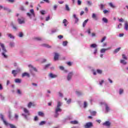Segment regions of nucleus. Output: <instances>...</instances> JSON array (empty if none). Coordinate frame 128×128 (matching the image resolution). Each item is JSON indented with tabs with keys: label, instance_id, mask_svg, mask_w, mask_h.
I'll return each instance as SVG.
<instances>
[{
	"label": "nucleus",
	"instance_id": "obj_1",
	"mask_svg": "<svg viewBox=\"0 0 128 128\" xmlns=\"http://www.w3.org/2000/svg\"><path fill=\"white\" fill-rule=\"evenodd\" d=\"M62 106V103L60 102H58L57 103L56 106L55 108V114L54 115V118H58V116H60V113L58 112H62V110L60 108V106Z\"/></svg>",
	"mask_w": 128,
	"mask_h": 128
},
{
	"label": "nucleus",
	"instance_id": "obj_2",
	"mask_svg": "<svg viewBox=\"0 0 128 128\" xmlns=\"http://www.w3.org/2000/svg\"><path fill=\"white\" fill-rule=\"evenodd\" d=\"M26 16L30 20H32V18H33V20L34 22H36L37 19L36 17V13H34V9H30V12L26 13Z\"/></svg>",
	"mask_w": 128,
	"mask_h": 128
},
{
	"label": "nucleus",
	"instance_id": "obj_3",
	"mask_svg": "<svg viewBox=\"0 0 128 128\" xmlns=\"http://www.w3.org/2000/svg\"><path fill=\"white\" fill-rule=\"evenodd\" d=\"M0 118L2 120L5 126H10V128H16V126L6 122V120H4V116L2 114H0Z\"/></svg>",
	"mask_w": 128,
	"mask_h": 128
},
{
	"label": "nucleus",
	"instance_id": "obj_4",
	"mask_svg": "<svg viewBox=\"0 0 128 128\" xmlns=\"http://www.w3.org/2000/svg\"><path fill=\"white\" fill-rule=\"evenodd\" d=\"M0 46L2 48V50H3V52L2 54V56H4V58H8V55L6 54V52H8V50L6 48L4 44L2 43H0Z\"/></svg>",
	"mask_w": 128,
	"mask_h": 128
},
{
	"label": "nucleus",
	"instance_id": "obj_5",
	"mask_svg": "<svg viewBox=\"0 0 128 128\" xmlns=\"http://www.w3.org/2000/svg\"><path fill=\"white\" fill-rule=\"evenodd\" d=\"M28 67L29 68V72L32 76H34V71L36 72H38L36 69V68L32 64L28 65Z\"/></svg>",
	"mask_w": 128,
	"mask_h": 128
},
{
	"label": "nucleus",
	"instance_id": "obj_6",
	"mask_svg": "<svg viewBox=\"0 0 128 128\" xmlns=\"http://www.w3.org/2000/svg\"><path fill=\"white\" fill-rule=\"evenodd\" d=\"M24 112L25 114H22V116H24V118H25V120H28V116H30V111H28V109H26V108H24Z\"/></svg>",
	"mask_w": 128,
	"mask_h": 128
},
{
	"label": "nucleus",
	"instance_id": "obj_7",
	"mask_svg": "<svg viewBox=\"0 0 128 128\" xmlns=\"http://www.w3.org/2000/svg\"><path fill=\"white\" fill-rule=\"evenodd\" d=\"M112 49V47H108L106 48H102L100 50V58H104V54H106V50H110Z\"/></svg>",
	"mask_w": 128,
	"mask_h": 128
},
{
	"label": "nucleus",
	"instance_id": "obj_8",
	"mask_svg": "<svg viewBox=\"0 0 128 128\" xmlns=\"http://www.w3.org/2000/svg\"><path fill=\"white\" fill-rule=\"evenodd\" d=\"M22 72V69L20 68H18L16 70H12V74H13L14 78H16V76H18V72Z\"/></svg>",
	"mask_w": 128,
	"mask_h": 128
},
{
	"label": "nucleus",
	"instance_id": "obj_9",
	"mask_svg": "<svg viewBox=\"0 0 128 128\" xmlns=\"http://www.w3.org/2000/svg\"><path fill=\"white\" fill-rule=\"evenodd\" d=\"M72 76H74V72H70L66 77V80L68 82H70V80H72Z\"/></svg>",
	"mask_w": 128,
	"mask_h": 128
},
{
	"label": "nucleus",
	"instance_id": "obj_10",
	"mask_svg": "<svg viewBox=\"0 0 128 128\" xmlns=\"http://www.w3.org/2000/svg\"><path fill=\"white\" fill-rule=\"evenodd\" d=\"M93 126H94V124L92 122H88L86 123V124L84 126L85 128H92Z\"/></svg>",
	"mask_w": 128,
	"mask_h": 128
},
{
	"label": "nucleus",
	"instance_id": "obj_11",
	"mask_svg": "<svg viewBox=\"0 0 128 128\" xmlns=\"http://www.w3.org/2000/svg\"><path fill=\"white\" fill-rule=\"evenodd\" d=\"M18 22L20 24H24V18L23 16H21L20 18H18Z\"/></svg>",
	"mask_w": 128,
	"mask_h": 128
},
{
	"label": "nucleus",
	"instance_id": "obj_12",
	"mask_svg": "<svg viewBox=\"0 0 128 128\" xmlns=\"http://www.w3.org/2000/svg\"><path fill=\"white\" fill-rule=\"evenodd\" d=\"M103 104H104L105 106V110H106V112H108L110 110V106H108V104L106 103H103Z\"/></svg>",
	"mask_w": 128,
	"mask_h": 128
},
{
	"label": "nucleus",
	"instance_id": "obj_13",
	"mask_svg": "<svg viewBox=\"0 0 128 128\" xmlns=\"http://www.w3.org/2000/svg\"><path fill=\"white\" fill-rule=\"evenodd\" d=\"M25 76H26V78H30V73L25 72L22 74V78H25Z\"/></svg>",
	"mask_w": 128,
	"mask_h": 128
},
{
	"label": "nucleus",
	"instance_id": "obj_14",
	"mask_svg": "<svg viewBox=\"0 0 128 128\" xmlns=\"http://www.w3.org/2000/svg\"><path fill=\"white\" fill-rule=\"evenodd\" d=\"M103 126H106L107 128H110L112 123H110L109 121H106L104 123H103Z\"/></svg>",
	"mask_w": 128,
	"mask_h": 128
},
{
	"label": "nucleus",
	"instance_id": "obj_15",
	"mask_svg": "<svg viewBox=\"0 0 128 128\" xmlns=\"http://www.w3.org/2000/svg\"><path fill=\"white\" fill-rule=\"evenodd\" d=\"M49 76L51 78H58V75L54 74L52 73H50L49 74Z\"/></svg>",
	"mask_w": 128,
	"mask_h": 128
},
{
	"label": "nucleus",
	"instance_id": "obj_16",
	"mask_svg": "<svg viewBox=\"0 0 128 128\" xmlns=\"http://www.w3.org/2000/svg\"><path fill=\"white\" fill-rule=\"evenodd\" d=\"M41 46L44 48H52V46L46 44H41Z\"/></svg>",
	"mask_w": 128,
	"mask_h": 128
},
{
	"label": "nucleus",
	"instance_id": "obj_17",
	"mask_svg": "<svg viewBox=\"0 0 128 128\" xmlns=\"http://www.w3.org/2000/svg\"><path fill=\"white\" fill-rule=\"evenodd\" d=\"M58 56H60L58 53H55L54 56V60H58Z\"/></svg>",
	"mask_w": 128,
	"mask_h": 128
},
{
	"label": "nucleus",
	"instance_id": "obj_18",
	"mask_svg": "<svg viewBox=\"0 0 128 128\" xmlns=\"http://www.w3.org/2000/svg\"><path fill=\"white\" fill-rule=\"evenodd\" d=\"M92 18H94V20H98V16H96V14H94V13H93L92 14Z\"/></svg>",
	"mask_w": 128,
	"mask_h": 128
},
{
	"label": "nucleus",
	"instance_id": "obj_19",
	"mask_svg": "<svg viewBox=\"0 0 128 128\" xmlns=\"http://www.w3.org/2000/svg\"><path fill=\"white\" fill-rule=\"evenodd\" d=\"M76 94L78 96H80L84 95V93H82V92L78 90L76 91Z\"/></svg>",
	"mask_w": 128,
	"mask_h": 128
},
{
	"label": "nucleus",
	"instance_id": "obj_20",
	"mask_svg": "<svg viewBox=\"0 0 128 128\" xmlns=\"http://www.w3.org/2000/svg\"><path fill=\"white\" fill-rule=\"evenodd\" d=\"M7 36L10 38H12V40H14V36L12 35V34H7Z\"/></svg>",
	"mask_w": 128,
	"mask_h": 128
},
{
	"label": "nucleus",
	"instance_id": "obj_21",
	"mask_svg": "<svg viewBox=\"0 0 128 128\" xmlns=\"http://www.w3.org/2000/svg\"><path fill=\"white\" fill-rule=\"evenodd\" d=\"M121 48H121L120 47H119V48H118L115 49V50H114V51L113 52V54H118V52H120V49H121Z\"/></svg>",
	"mask_w": 128,
	"mask_h": 128
},
{
	"label": "nucleus",
	"instance_id": "obj_22",
	"mask_svg": "<svg viewBox=\"0 0 128 128\" xmlns=\"http://www.w3.org/2000/svg\"><path fill=\"white\" fill-rule=\"evenodd\" d=\"M124 28V30H128V21L125 22Z\"/></svg>",
	"mask_w": 128,
	"mask_h": 128
},
{
	"label": "nucleus",
	"instance_id": "obj_23",
	"mask_svg": "<svg viewBox=\"0 0 128 128\" xmlns=\"http://www.w3.org/2000/svg\"><path fill=\"white\" fill-rule=\"evenodd\" d=\"M90 114L92 116H95L96 115V111H92L90 110H89Z\"/></svg>",
	"mask_w": 128,
	"mask_h": 128
},
{
	"label": "nucleus",
	"instance_id": "obj_24",
	"mask_svg": "<svg viewBox=\"0 0 128 128\" xmlns=\"http://www.w3.org/2000/svg\"><path fill=\"white\" fill-rule=\"evenodd\" d=\"M3 9L4 10H6L8 12H12V10L10 9L8 7H3Z\"/></svg>",
	"mask_w": 128,
	"mask_h": 128
},
{
	"label": "nucleus",
	"instance_id": "obj_25",
	"mask_svg": "<svg viewBox=\"0 0 128 128\" xmlns=\"http://www.w3.org/2000/svg\"><path fill=\"white\" fill-rule=\"evenodd\" d=\"M62 24H64V26H66L68 24V20L64 19L63 20Z\"/></svg>",
	"mask_w": 128,
	"mask_h": 128
},
{
	"label": "nucleus",
	"instance_id": "obj_26",
	"mask_svg": "<svg viewBox=\"0 0 128 128\" xmlns=\"http://www.w3.org/2000/svg\"><path fill=\"white\" fill-rule=\"evenodd\" d=\"M88 19H86L85 20L82 24V26L83 28H85L86 26V24H88Z\"/></svg>",
	"mask_w": 128,
	"mask_h": 128
},
{
	"label": "nucleus",
	"instance_id": "obj_27",
	"mask_svg": "<svg viewBox=\"0 0 128 128\" xmlns=\"http://www.w3.org/2000/svg\"><path fill=\"white\" fill-rule=\"evenodd\" d=\"M14 82L16 84H20V82H22V80L20 78H16L15 79Z\"/></svg>",
	"mask_w": 128,
	"mask_h": 128
},
{
	"label": "nucleus",
	"instance_id": "obj_28",
	"mask_svg": "<svg viewBox=\"0 0 128 128\" xmlns=\"http://www.w3.org/2000/svg\"><path fill=\"white\" fill-rule=\"evenodd\" d=\"M98 47V45L96 44H92L90 46V48H96Z\"/></svg>",
	"mask_w": 128,
	"mask_h": 128
},
{
	"label": "nucleus",
	"instance_id": "obj_29",
	"mask_svg": "<svg viewBox=\"0 0 128 128\" xmlns=\"http://www.w3.org/2000/svg\"><path fill=\"white\" fill-rule=\"evenodd\" d=\"M9 46H10V48H14V46H15L14 42H10Z\"/></svg>",
	"mask_w": 128,
	"mask_h": 128
},
{
	"label": "nucleus",
	"instance_id": "obj_30",
	"mask_svg": "<svg viewBox=\"0 0 128 128\" xmlns=\"http://www.w3.org/2000/svg\"><path fill=\"white\" fill-rule=\"evenodd\" d=\"M12 28L14 30H18V27H16V25L14 24H11Z\"/></svg>",
	"mask_w": 128,
	"mask_h": 128
},
{
	"label": "nucleus",
	"instance_id": "obj_31",
	"mask_svg": "<svg viewBox=\"0 0 128 128\" xmlns=\"http://www.w3.org/2000/svg\"><path fill=\"white\" fill-rule=\"evenodd\" d=\"M50 66H52L51 64H46V65H45L44 69V70H46V68H50Z\"/></svg>",
	"mask_w": 128,
	"mask_h": 128
},
{
	"label": "nucleus",
	"instance_id": "obj_32",
	"mask_svg": "<svg viewBox=\"0 0 128 128\" xmlns=\"http://www.w3.org/2000/svg\"><path fill=\"white\" fill-rule=\"evenodd\" d=\"M102 22H104L105 24H108V18H103L102 19Z\"/></svg>",
	"mask_w": 128,
	"mask_h": 128
},
{
	"label": "nucleus",
	"instance_id": "obj_33",
	"mask_svg": "<svg viewBox=\"0 0 128 128\" xmlns=\"http://www.w3.org/2000/svg\"><path fill=\"white\" fill-rule=\"evenodd\" d=\"M70 124H78V122L76 121V120H73V121H70Z\"/></svg>",
	"mask_w": 128,
	"mask_h": 128
},
{
	"label": "nucleus",
	"instance_id": "obj_34",
	"mask_svg": "<svg viewBox=\"0 0 128 128\" xmlns=\"http://www.w3.org/2000/svg\"><path fill=\"white\" fill-rule=\"evenodd\" d=\"M34 40H38V42H40L42 40V39L40 37H36L34 38Z\"/></svg>",
	"mask_w": 128,
	"mask_h": 128
},
{
	"label": "nucleus",
	"instance_id": "obj_35",
	"mask_svg": "<svg viewBox=\"0 0 128 128\" xmlns=\"http://www.w3.org/2000/svg\"><path fill=\"white\" fill-rule=\"evenodd\" d=\"M99 6L100 7V10H102L104 8V5L102 4H101L99 5Z\"/></svg>",
	"mask_w": 128,
	"mask_h": 128
},
{
	"label": "nucleus",
	"instance_id": "obj_36",
	"mask_svg": "<svg viewBox=\"0 0 128 128\" xmlns=\"http://www.w3.org/2000/svg\"><path fill=\"white\" fill-rule=\"evenodd\" d=\"M38 116H44V114L42 112H38Z\"/></svg>",
	"mask_w": 128,
	"mask_h": 128
},
{
	"label": "nucleus",
	"instance_id": "obj_37",
	"mask_svg": "<svg viewBox=\"0 0 128 128\" xmlns=\"http://www.w3.org/2000/svg\"><path fill=\"white\" fill-rule=\"evenodd\" d=\"M120 64H126V60H120Z\"/></svg>",
	"mask_w": 128,
	"mask_h": 128
},
{
	"label": "nucleus",
	"instance_id": "obj_38",
	"mask_svg": "<svg viewBox=\"0 0 128 128\" xmlns=\"http://www.w3.org/2000/svg\"><path fill=\"white\" fill-rule=\"evenodd\" d=\"M124 94V89L120 88L119 90V94L122 95Z\"/></svg>",
	"mask_w": 128,
	"mask_h": 128
},
{
	"label": "nucleus",
	"instance_id": "obj_39",
	"mask_svg": "<svg viewBox=\"0 0 128 128\" xmlns=\"http://www.w3.org/2000/svg\"><path fill=\"white\" fill-rule=\"evenodd\" d=\"M96 72L99 74H102V70L97 69Z\"/></svg>",
	"mask_w": 128,
	"mask_h": 128
},
{
	"label": "nucleus",
	"instance_id": "obj_40",
	"mask_svg": "<svg viewBox=\"0 0 128 128\" xmlns=\"http://www.w3.org/2000/svg\"><path fill=\"white\" fill-rule=\"evenodd\" d=\"M109 6H110V8H116V6L114 5V4H112V2L109 3Z\"/></svg>",
	"mask_w": 128,
	"mask_h": 128
},
{
	"label": "nucleus",
	"instance_id": "obj_41",
	"mask_svg": "<svg viewBox=\"0 0 128 128\" xmlns=\"http://www.w3.org/2000/svg\"><path fill=\"white\" fill-rule=\"evenodd\" d=\"M66 10H67V12H70V9L68 4H66Z\"/></svg>",
	"mask_w": 128,
	"mask_h": 128
},
{
	"label": "nucleus",
	"instance_id": "obj_42",
	"mask_svg": "<svg viewBox=\"0 0 128 128\" xmlns=\"http://www.w3.org/2000/svg\"><path fill=\"white\" fill-rule=\"evenodd\" d=\"M46 121H42L40 122L39 126H44V124H46Z\"/></svg>",
	"mask_w": 128,
	"mask_h": 128
},
{
	"label": "nucleus",
	"instance_id": "obj_43",
	"mask_svg": "<svg viewBox=\"0 0 128 128\" xmlns=\"http://www.w3.org/2000/svg\"><path fill=\"white\" fill-rule=\"evenodd\" d=\"M62 46H68V41H64L62 42Z\"/></svg>",
	"mask_w": 128,
	"mask_h": 128
},
{
	"label": "nucleus",
	"instance_id": "obj_44",
	"mask_svg": "<svg viewBox=\"0 0 128 128\" xmlns=\"http://www.w3.org/2000/svg\"><path fill=\"white\" fill-rule=\"evenodd\" d=\"M122 58H123V60H128V57H126V54H122Z\"/></svg>",
	"mask_w": 128,
	"mask_h": 128
},
{
	"label": "nucleus",
	"instance_id": "obj_45",
	"mask_svg": "<svg viewBox=\"0 0 128 128\" xmlns=\"http://www.w3.org/2000/svg\"><path fill=\"white\" fill-rule=\"evenodd\" d=\"M32 102H30L28 104V108H32Z\"/></svg>",
	"mask_w": 128,
	"mask_h": 128
},
{
	"label": "nucleus",
	"instance_id": "obj_46",
	"mask_svg": "<svg viewBox=\"0 0 128 128\" xmlns=\"http://www.w3.org/2000/svg\"><path fill=\"white\" fill-rule=\"evenodd\" d=\"M40 13L41 14H42V16H44V14H46V10H41L40 11Z\"/></svg>",
	"mask_w": 128,
	"mask_h": 128
},
{
	"label": "nucleus",
	"instance_id": "obj_47",
	"mask_svg": "<svg viewBox=\"0 0 128 128\" xmlns=\"http://www.w3.org/2000/svg\"><path fill=\"white\" fill-rule=\"evenodd\" d=\"M58 32V29H54L51 31V34H54V32Z\"/></svg>",
	"mask_w": 128,
	"mask_h": 128
},
{
	"label": "nucleus",
	"instance_id": "obj_48",
	"mask_svg": "<svg viewBox=\"0 0 128 128\" xmlns=\"http://www.w3.org/2000/svg\"><path fill=\"white\" fill-rule=\"evenodd\" d=\"M0 99L2 100H4V96H2V94H0Z\"/></svg>",
	"mask_w": 128,
	"mask_h": 128
},
{
	"label": "nucleus",
	"instance_id": "obj_49",
	"mask_svg": "<svg viewBox=\"0 0 128 128\" xmlns=\"http://www.w3.org/2000/svg\"><path fill=\"white\" fill-rule=\"evenodd\" d=\"M24 36V34H22V32H20L18 34L19 38H22Z\"/></svg>",
	"mask_w": 128,
	"mask_h": 128
},
{
	"label": "nucleus",
	"instance_id": "obj_50",
	"mask_svg": "<svg viewBox=\"0 0 128 128\" xmlns=\"http://www.w3.org/2000/svg\"><path fill=\"white\" fill-rule=\"evenodd\" d=\"M86 2H87L88 6H90L92 4V3L90 1L88 0V1Z\"/></svg>",
	"mask_w": 128,
	"mask_h": 128
},
{
	"label": "nucleus",
	"instance_id": "obj_51",
	"mask_svg": "<svg viewBox=\"0 0 128 128\" xmlns=\"http://www.w3.org/2000/svg\"><path fill=\"white\" fill-rule=\"evenodd\" d=\"M106 36H104L101 40L100 42H104V40H106Z\"/></svg>",
	"mask_w": 128,
	"mask_h": 128
},
{
	"label": "nucleus",
	"instance_id": "obj_52",
	"mask_svg": "<svg viewBox=\"0 0 128 128\" xmlns=\"http://www.w3.org/2000/svg\"><path fill=\"white\" fill-rule=\"evenodd\" d=\"M50 20V16L49 15V16H48L46 17V21L48 22V20Z\"/></svg>",
	"mask_w": 128,
	"mask_h": 128
},
{
	"label": "nucleus",
	"instance_id": "obj_53",
	"mask_svg": "<svg viewBox=\"0 0 128 128\" xmlns=\"http://www.w3.org/2000/svg\"><path fill=\"white\" fill-rule=\"evenodd\" d=\"M58 96L60 98H64V94L60 92H58Z\"/></svg>",
	"mask_w": 128,
	"mask_h": 128
},
{
	"label": "nucleus",
	"instance_id": "obj_54",
	"mask_svg": "<svg viewBox=\"0 0 128 128\" xmlns=\"http://www.w3.org/2000/svg\"><path fill=\"white\" fill-rule=\"evenodd\" d=\"M72 102V99L70 98L66 101V104H70Z\"/></svg>",
	"mask_w": 128,
	"mask_h": 128
},
{
	"label": "nucleus",
	"instance_id": "obj_55",
	"mask_svg": "<svg viewBox=\"0 0 128 128\" xmlns=\"http://www.w3.org/2000/svg\"><path fill=\"white\" fill-rule=\"evenodd\" d=\"M104 80H102L100 81L99 84L100 86H102V84H104Z\"/></svg>",
	"mask_w": 128,
	"mask_h": 128
},
{
	"label": "nucleus",
	"instance_id": "obj_56",
	"mask_svg": "<svg viewBox=\"0 0 128 128\" xmlns=\"http://www.w3.org/2000/svg\"><path fill=\"white\" fill-rule=\"evenodd\" d=\"M58 38H59V40H62V38H64V36L62 35H60L58 36Z\"/></svg>",
	"mask_w": 128,
	"mask_h": 128
},
{
	"label": "nucleus",
	"instance_id": "obj_57",
	"mask_svg": "<svg viewBox=\"0 0 128 128\" xmlns=\"http://www.w3.org/2000/svg\"><path fill=\"white\" fill-rule=\"evenodd\" d=\"M14 118H16V120H18V115L16 114H14Z\"/></svg>",
	"mask_w": 128,
	"mask_h": 128
},
{
	"label": "nucleus",
	"instance_id": "obj_58",
	"mask_svg": "<svg viewBox=\"0 0 128 128\" xmlns=\"http://www.w3.org/2000/svg\"><path fill=\"white\" fill-rule=\"evenodd\" d=\"M34 120L35 122H38V116H36L34 118Z\"/></svg>",
	"mask_w": 128,
	"mask_h": 128
},
{
	"label": "nucleus",
	"instance_id": "obj_59",
	"mask_svg": "<svg viewBox=\"0 0 128 128\" xmlns=\"http://www.w3.org/2000/svg\"><path fill=\"white\" fill-rule=\"evenodd\" d=\"M53 8L54 10H56V8H58V5H54Z\"/></svg>",
	"mask_w": 128,
	"mask_h": 128
},
{
	"label": "nucleus",
	"instance_id": "obj_60",
	"mask_svg": "<svg viewBox=\"0 0 128 128\" xmlns=\"http://www.w3.org/2000/svg\"><path fill=\"white\" fill-rule=\"evenodd\" d=\"M86 106H88V103L86 102H84V108H86Z\"/></svg>",
	"mask_w": 128,
	"mask_h": 128
},
{
	"label": "nucleus",
	"instance_id": "obj_61",
	"mask_svg": "<svg viewBox=\"0 0 128 128\" xmlns=\"http://www.w3.org/2000/svg\"><path fill=\"white\" fill-rule=\"evenodd\" d=\"M78 6H80V4H82V1H80V0H78Z\"/></svg>",
	"mask_w": 128,
	"mask_h": 128
},
{
	"label": "nucleus",
	"instance_id": "obj_62",
	"mask_svg": "<svg viewBox=\"0 0 128 128\" xmlns=\"http://www.w3.org/2000/svg\"><path fill=\"white\" fill-rule=\"evenodd\" d=\"M20 10H22V11H24L25 10L23 6H21L20 7Z\"/></svg>",
	"mask_w": 128,
	"mask_h": 128
},
{
	"label": "nucleus",
	"instance_id": "obj_63",
	"mask_svg": "<svg viewBox=\"0 0 128 128\" xmlns=\"http://www.w3.org/2000/svg\"><path fill=\"white\" fill-rule=\"evenodd\" d=\"M59 68H60V70H64V66H59Z\"/></svg>",
	"mask_w": 128,
	"mask_h": 128
},
{
	"label": "nucleus",
	"instance_id": "obj_64",
	"mask_svg": "<svg viewBox=\"0 0 128 128\" xmlns=\"http://www.w3.org/2000/svg\"><path fill=\"white\" fill-rule=\"evenodd\" d=\"M66 119L67 120H72V116H68L67 117Z\"/></svg>",
	"mask_w": 128,
	"mask_h": 128
}]
</instances>
